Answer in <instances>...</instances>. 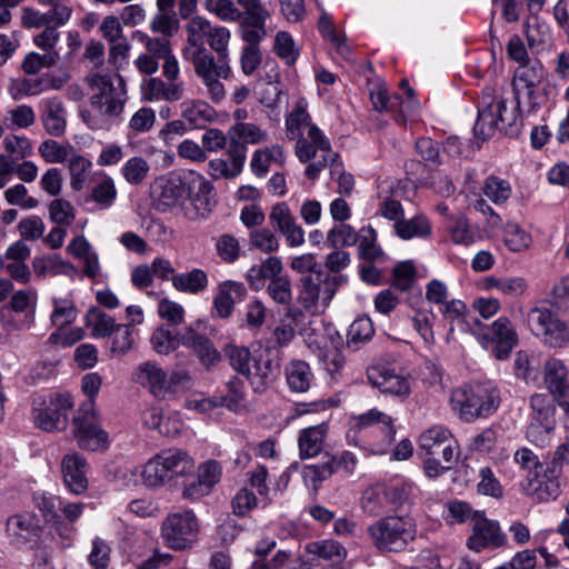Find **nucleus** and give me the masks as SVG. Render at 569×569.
I'll list each match as a JSON object with an SVG mask.
<instances>
[{
    "instance_id": "obj_1",
    "label": "nucleus",
    "mask_w": 569,
    "mask_h": 569,
    "mask_svg": "<svg viewBox=\"0 0 569 569\" xmlns=\"http://www.w3.org/2000/svg\"><path fill=\"white\" fill-rule=\"evenodd\" d=\"M395 436L393 419L378 409H370L348 418L347 443L368 455H386L395 441Z\"/></svg>"
},
{
    "instance_id": "obj_2",
    "label": "nucleus",
    "mask_w": 569,
    "mask_h": 569,
    "mask_svg": "<svg viewBox=\"0 0 569 569\" xmlns=\"http://www.w3.org/2000/svg\"><path fill=\"white\" fill-rule=\"evenodd\" d=\"M519 107V99L508 102L507 99L497 94L495 89H485L478 107V118L473 127L475 134L483 141L496 131L508 136H517L521 128Z\"/></svg>"
},
{
    "instance_id": "obj_3",
    "label": "nucleus",
    "mask_w": 569,
    "mask_h": 569,
    "mask_svg": "<svg viewBox=\"0 0 569 569\" xmlns=\"http://www.w3.org/2000/svg\"><path fill=\"white\" fill-rule=\"evenodd\" d=\"M90 98L92 108L103 117L102 120L82 113V119L91 130L108 129L111 121L123 112L127 101V90L123 79L117 76L116 81L108 74L94 73L91 76Z\"/></svg>"
},
{
    "instance_id": "obj_4",
    "label": "nucleus",
    "mask_w": 569,
    "mask_h": 569,
    "mask_svg": "<svg viewBox=\"0 0 569 569\" xmlns=\"http://www.w3.org/2000/svg\"><path fill=\"white\" fill-rule=\"evenodd\" d=\"M307 109L308 102L300 99L286 118V136L289 140H297L296 156L303 163L316 158L318 151L329 150V140L311 121Z\"/></svg>"
},
{
    "instance_id": "obj_5",
    "label": "nucleus",
    "mask_w": 569,
    "mask_h": 569,
    "mask_svg": "<svg viewBox=\"0 0 569 569\" xmlns=\"http://www.w3.org/2000/svg\"><path fill=\"white\" fill-rule=\"evenodd\" d=\"M77 409L72 418V435L80 449L104 450L109 447V436L98 421L93 393H79Z\"/></svg>"
},
{
    "instance_id": "obj_6",
    "label": "nucleus",
    "mask_w": 569,
    "mask_h": 569,
    "mask_svg": "<svg viewBox=\"0 0 569 569\" xmlns=\"http://www.w3.org/2000/svg\"><path fill=\"white\" fill-rule=\"evenodd\" d=\"M367 532L378 550L397 552L416 539L417 523L410 516H387L371 523Z\"/></svg>"
},
{
    "instance_id": "obj_7",
    "label": "nucleus",
    "mask_w": 569,
    "mask_h": 569,
    "mask_svg": "<svg viewBox=\"0 0 569 569\" xmlns=\"http://www.w3.org/2000/svg\"><path fill=\"white\" fill-rule=\"evenodd\" d=\"M193 459L182 450H167L149 459L141 471V479L148 488H160L178 477L191 475Z\"/></svg>"
},
{
    "instance_id": "obj_8",
    "label": "nucleus",
    "mask_w": 569,
    "mask_h": 569,
    "mask_svg": "<svg viewBox=\"0 0 569 569\" xmlns=\"http://www.w3.org/2000/svg\"><path fill=\"white\" fill-rule=\"evenodd\" d=\"M79 393H37L32 400L36 426L44 431H62L68 426V412L77 406Z\"/></svg>"
},
{
    "instance_id": "obj_9",
    "label": "nucleus",
    "mask_w": 569,
    "mask_h": 569,
    "mask_svg": "<svg viewBox=\"0 0 569 569\" xmlns=\"http://www.w3.org/2000/svg\"><path fill=\"white\" fill-rule=\"evenodd\" d=\"M341 277L323 271L311 272L301 278L298 302L311 315H320L329 307Z\"/></svg>"
},
{
    "instance_id": "obj_10",
    "label": "nucleus",
    "mask_w": 569,
    "mask_h": 569,
    "mask_svg": "<svg viewBox=\"0 0 569 569\" xmlns=\"http://www.w3.org/2000/svg\"><path fill=\"white\" fill-rule=\"evenodd\" d=\"M184 60L193 66L194 73L201 80L209 99L214 102L224 99L226 89L222 80L229 79L231 74L229 59L214 58L211 52H207Z\"/></svg>"
},
{
    "instance_id": "obj_11",
    "label": "nucleus",
    "mask_w": 569,
    "mask_h": 569,
    "mask_svg": "<svg viewBox=\"0 0 569 569\" xmlns=\"http://www.w3.org/2000/svg\"><path fill=\"white\" fill-rule=\"evenodd\" d=\"M527 320L531 331L541 337L545 345L562 348L569 345V320L547 307H535L529 310Z\"/></svg>"
},
{
    "instance_id": "obj_12",
    "label": "nucleus",
    "mask_w": 569,
    "mask_h": 569,
    "mask_svg": "<svg viewBox=\"0 0 569 569\" xmlns=\"http://www.w3.org/2000/svg\"><path fill=\"white\" fill-rule=\"evenodd\" d=\"M473 335L482 347L493 345L492 353L498 360H505L518 345V335L507 317H499L490 326L475 320Z\"/></svg>"
},
{
    "instance_id": "obj_13",
    "label": "nucleus",
    "mask_w": 569,
    "mask_h": 569,
    "mask_svg": "<svg viewBox=\"0 0 569 569\" xmlns=\"http://www.w3.org/2000/svg\"><path fill=\"white\" fill-rule=\"evenodd\" d=\"M199 522L192 510L169 513L161 527L164 543L173 550L190 548L197 540Z\"/></svg>"
},
{
    "instance_id": "obj_14",
    "label": "nucleus",
    "mask_w": 569,
    "mask_h": 569,
    "mask_svg": "<svg viewBox=\"0 0 569 569\" xmlns=\"http://www.w3.org/2000/svg\"><path fill=\"white\" fill-rule=\"evenodd\" d=\"M418 449L425 456L441 455L442 461L457 465L460 457V446L450 430L437 425L428 428L418 438Z\"/></svg>"
},
{
    "instance_id": "obj_15",
    "label": "nucleus",
    "mask_w": 569,
    "mask_h": 569,
    "mask_svg": "<svg viewBox=\"0 0 569 569\" xmlns=\"http://www.w3.org/2000/svg\"><path fill=\"white\" fill-rule=\"evenodd\" d=\"M212 190V184L202 174L188 170L183 216L189 220L206 218L214 204Z\"/></svg>"
},
{
    "instance_id": "obj_16",
    "label": "nucleus",
    "mask_w": 569,
    "mask_h": 569,
    "mask_svg": "<svg viewBox=\"0 0 569 569\" xmlns=\"http://www.w3.org/2000/svg\"><path fill=\"white\" fill-rule=\"evenodd\" d=\"M569 463V442L561 443L553 452L551 462L547 466L543 478L546 481L532 479L529 481L528 493L537 495L539 500L556 499L559 495L558 477L565 465Z\"/></svg>"
},
{
    "instance_id": "obj_17",
    "label": "nucleus",
    "mask_w": 569,
    "mask_h": 569,
    "mask_svg": "<svg viewBox=\"0 0 569 569\" xmlns=\"http://www.w3.org/2000/svg\"><path fill=\"white\" fill-rule=\"evenodd\" d=\"M453 410L466 422L491 416L499 407L500 399L493 393H453Z\"/></svg>"
},
{
    "instance_id": "obj_18",
    "label": "nucleus",
    "mask_w": 569,
    "mask_h": 569,
    "mask_svg": "<svg viewBox=\"0 0 569 569\" xmlns=\"http://www.w3.org/2000/svg\"><path fill=\"white\" fill-rule=\"evenodd\" d=\"M508 542L506 533L497 520L488 519L483 511H477L472 533L467 539V547L476 552L485 549H497Z\"/></svg>"
},
{
    "instance_id": "obj_19",
    "label": "nucleus",
    "mask_w": 569,
    "mask_h": 569,
    "mask_svg": "<svg viewBox=\"0 0 569 569\" xmlns=\"http://www.w3.org/2000/svg\"><path fill=\"white\" fill-rule=\"evenodd\" d=\"M346 557V548L333 539L311 541L298 557L297 565H290L289 569H313L318 566V559L339 565Z\"/></svg>"
},
{
    "instance_id": "obj_20",
    "label": "nucleus",
    "mask_w": 569,
    "mask_h": 569,
    "mask_svg": "<svg viewBox=\"0 0 569 569\" xmlns=\"http://www.w3.org/2000/svg\"><path fill=\"white\" fill-rule=\"evenodd\" d=\"M60 467L63 483L71 493L82 495L87 491L89 463L82 455L76 451L64 455Z\"/></svg>"
},
{
    "instance_id": "obj_21",
    "label": "nucleus",
    "mask_w": 569,
    "mask_h": 569,
    "mask_svg": "<svg viewBox=\"0 0 569 569\" xmlns=\"http://www.w3.org/2000/svg\"><path fill=\"white\" fill-rule=\"evenodd\" d=\"M72 14L70 7H49L47 11H39L31 7L21 10V24L27 29H41L43 26L61 28L68 23Z\"/></svg>"
},
{
    "instance_id": "obj_22",
    "label": "nucleus",
    "mask_w": 569,
    "mask_h": 569,
    "mask_svg": "<svg viewBox=\"0 0 569 569\" xmlns=\"http://www.w3.org/2000/svg\"><path fill=\"white\" fill-rule=\"evenodd\" d=\"M543 78L542 64L535 60L519 66L513 74L512 87L516 99L520 100L521 94H526L532 106H536L535 92L537 86Z\"/></svg>"
},
{
    "instance_id": "obj_23",
    "label": "nucleus",
    "mask_w": 569,
    "mask_h": 569,
    "mask_svg": "<svg viewBox=\"0 0 569 569\" xmlns=\"http://www.w3.org/2000/svg\"><path fill=\"white\" fill-rule=\"evenodd\" d=\"M242 400V393H227L226 396L191 393L190 397L184 399V406L188 410L199 413H209L220 407L238 411Z\"/></svg>"
},
{
    "instance_id": "obj_24",
    "label": "nucleus",
    "mask_w": 569,
    "mask_h": 569,
    "mask_svg": "<svg viewBox=\"0 0 569 569\" xmlns=\"http://www.w3.org/2000/svg\"><path fill=\"white\" fill-rule=\"evenodd\" d=\"M212 24L208 19L201 16L192 17L186 24V46L182 49V58L187 59L198 54L210 52L206 42L211 31Z\"/></svg>"
},
{
    "instance_id": "obj_25",
    "label": "nucleus",
    "mask_w": 569,
    "mask_h": 569,
    "mask_svg": "<svg viewBox=\"0 0 569 569\" xmlns=\"http://www.w3.org/2000/svg\"><path fill=\"white\" fill-rule=\"evenodd\" d=\"M40 106L44 131L52 137H62L67 129V110L62 100L58 97L46 98Z\"/></svg>"
},
{
    "instance_id": "obj_26",
    "label": "nucleus",
    "mask_w": 569,
    "mask_h": 569,
    "mask_svg": "<svg viewBox=\"0 0 569 569\" xmlns=\"http://www.w3.org/2000/svg\"><path fill=\"white\" fill-rule=\"evenodd\" d=\"M247 289L242 282L226 280L218 284L213 298V309L221 319L229 318L234 310V305L244 300Z\"/></svg>"
},
{
    "instance_id": "obj_27",
    "label": "nucleus",
    "mask_w": 569,
    "mask_h": 569,
    "mask_svg": "<svg viewBox=\"0 0 569 569\" xmlns=\"http://www.w3.org/2000/svg\"><path fill=\"white\" fill-rule=\"evenodd\" d=\"M246 147L238 142H230L228 148L229 160L213 159L209 161V173L213 179H231L237 177L246 161Z\"/></svg>"
},
{
    "instance_id": "obj_28",
    "label": "nucleus",
    "mask_w": 569,
    "mask_h": 569,
    "mask_svg": "<svg viewBox=\"0 0 569 569\" xmlns=\"http://www.w3.org/2000/svg\"><path fill=\"white\" fill-rule=\"evenodd\" d=\"M181 345L191 349L199 361L207 368L214 366L221 359L220 352L214 348L212 341L192 328H187L181 333Z\"/></svg>"
},
{
    "instance_id": "obj_29",
    "label": "nucleus",
    "mask_w": 569,
    "mask_h": 569,
    "mask_svg": "<svg viewBox=\"0 0 569 569\" xmlns=\"http://www.w3.org/2000/svg\"><path fill=\"white\" fill-rule=\"evenodd\" d=\"M367 378L370 386L380 391H409L412 388L409 378L382 365L370 367L367 370Z\"/></svg>"
},
{
    "instance_id": "obj_30",
    "label": "nucleus",
    "mask_w": 569,
    "mask_h": 569,
    "mask_svg": "<svg viewBox=\"0 0 569 569\" xmlns=\"http://www.w3.org/2000/svg\"><path fill=\"white\" fill-rule=\"evenodd\" d=\"M40 519L29 512L13 515L7 520V531L18 545L37 539L41 532Z\"/></svg>"
},
{
    "instance_id": "obj_31",
    "label": "nucleus",
    "mask_w": 569,
    "mask_h": 569,
    "mask_svg": "<svg viewBox=\"0 0 569 569\" xmlns=\"http://www.w3.org/2000/svg\"><path fill=\"white\" fill-rule=\"evenodd\" d=\"M184 93L183 81L150 78L143 84V94L150 101L174 102L182 99Z\"/></svg>"
},
{
    "instance_id": "obj_32",
    "label": "nucleus",
    "mask_w": 569,
    "mask_h": 569,
    "mask_svg": "<svg viewBox=\"0 0 569 569\" xmlns=\"http://www.w3.org/2000/svg\"><path fill=\"white\" fill-rule=\"evenodd\" d=\"M188 171L171 176L162 186L158 201L159 206L171 209H179L183 213L186 206V190Z\"/></svg>"
},
{
    "instance_id": "obj_33",
    "label": "nucleus",
    "mask_w": 569,
    "mask_h": 569,
    "mask_svg": "<svg viewBox=\"0 0 569 569\" xmlns=\"http://www.w3.org/2000/svg\"><path fill=\"white\" fill-rule=\"evenodd\" d=\"M327 432L328 423L325 422L300 430L298 437L299 457L301 459L317 457L323 449Z\"/></svg>"
},
{
    "instance_id": "obj_34",
    "label": "nucleus",
    "mask_w": 569,
    "mask_h": 569,
    "mask_svg": "<svg viewBox=\"0 0 569 569\" xmlns=\"http://www.w3.org/2000/svg\"><path fill=\"white\" fill-rule=\"evenodd\" d=\"M131 380L143 389L161 390L166 388L167 373L156 362L146 361L134 368Z\"/></svg>"
},
{
    "instance_id": "obj_35",
    "label": "nucleus",
    "mask_w": 569,
    "mask_h": 569,
    "mask_svg": "<svg viewBox=\"0 0 569 569\" xmlns=\"http://www.w3.org/2000/svg\"><path fill=\"white\" fill-rule=\"evenodd\" d=\"M181 118L189 124V128H203L214 119L216 112L202 100H184L180 104Z\"/></svg>"
},
{
    "instance_id": "obj_36",
    "label": "nucleus",
    "mask_w": 569,
    "mask_h": 569,
    "mask_svg": "<svg viewBox=\"0 0 569 569\" xmlns=\"http://www.w3.org/2000/svg\"><path fill=\"white\" fill-rule=\"evenodd\" d=\"M38 292L33 288L12 292L9 307L13 312L26 313L23 327L29 329L34 323Z\"/></svg>"
},
{
    "instance_id": "obj_37",
    "label": "nucleus",
    "mask_w": 569,
    "mask_h": 569,
    "mask_svg": "<svg viewBox=\"0 0 569 569\" xmlns=\"http://www.w3.org/2000/svg\"><path fill=\"white\" fill-rule=\"evenodd\" d=\"M543 382L549 391H569V370L558 358H549L543 366Z\"/></svg>"
},
{
    "instance_id": "obj_38",
    "label": "nucleus",
    "mask_w": 569,
    "mask_h": 569,
    "mask_svg": "<svg viewBox=\"0 0 569 569\" xmlns=\"http://www.w3.org/2000/svg\"><path fill=\"white\" fill-rule=\"evenodd\" d=\"M51 302L52 312L50 315V321L58 329H63L77 319L78 310L70 292L53 296Z\"/></svg>"
},
{
    "instance_id": "obj_39",
    "label": "nucleus",
    "mask_w": 569,
    "mask_h": 569,
    "mask_svg": "<svg viewBox=\"0 0 569 569\" xmlns=\"http://www.w3.org/2000/svg\"><path fill=\"white\" fill-rule=\"evenodd\" d=\"M555 427V418L533 417L526 429V439L538 448H546L551 443Z\"/></svg>"
},
{
    "instance_id": "obj_40",
    "label": "nucleus",
    "mask_w": 569,
    "mask_h": 569,
    "mask_svg": "<svg viewBox=\"0 0 569 569\" xmlns=\"http://www.w3.org/2000/svg\"><path fill=\"white\" fill-rule=\"evenodd\" d=\"M92 166L91 160L80 154L77 150L71 154L67 160V169L72 190L81 191L86 187Z\"/></svg>"
},
{
    "instance_id": "obj_41",
    "label": "nucleus",
    "mask_w": 569,
    "mask_h": 569,
    "mask_svg": "<svg viewBox=\"0 0 569 569\" xmlns=\"http://www.w3.org/2000/svg\"><path fill=\"white\" fill-rule=\"evenodd\" d=\"M208 274L202 269H192L189 272L178 273L172 277V286L180 292L198 295L207 289Z\"/></svg>"
},
{
    "instance_id": "obj_42",
    "label": "nucleus",
    "mask_w": 569,
    "mask_h": 569,
    "mask_svg": "<svg viewBox=\"0 0 569 569\" xmlns=\"http://www.w3.org/2000/svg\"><path fill=\"white\" fill-rule=\"evenodd\" d=\"M84 322L91 329V336L94 338L110 337L119 323L97 307H91L86 316Z\"/></svg>"
},
{
    "instance_id": "obj_43",
    "label": "nucleus",
    "mask_w": 569,
    "mask_h": 569,
    "mask_svg": "<svg viewBox=\"0 0 569 569\" xmlns=\"http://www.w3.org/2000/svg\"><path fill=\"white\" fill-rule=\"evenodd\" d=\"M286 378L292 391L302 392L308 391L311 387L313 375L307 362L297 360L286 367Z\"/></svg>"
},
{
    "instance_id": "obj_44",
    "label": "nucleus",
    "mask_w": 569,
    "mask_h": 569,
    "mask_svg": "<svg viewBox=\"0 0 569 569\" xmlns=\"http://www.w3.org/2000/svg\"><path fill=\"white\" fill-rule=\"evenodd\" d=\"M36 112L29 104H18L7 110L2 123L6 129L14 131L29 129L36 123Z\"/></svg>"
},
{
    "instance_id": "obj_45",
    "label": "nucleus",
    "mask_w": 569,
    "mask_h": 569,
    "mask_svg": "<svg viewBox=\"0 0 569 569\" xmlns=\"http://www.w3.org/2000/svg\"><path fill=\"white\" fill-rule=\"evenodd\" d=\"M98 177L97 184L91 189V199L98 204L99 209H109L118 196L116 183L106 172H99Z\"/></svg>"
},
{
    "instance_id": "obj_46",
    "label": "nucleus",
    "mask_w": 569,
    "mask_h": 569,
    "mask_svg": "<svg viewBox=\"0 0 569 569\" xmlns=\"http://www.w3.org/2000/svg\"><path fill=\"white\" fill-rule=\"evenodd\" d=\"M396 234L405 240L415 237L425 238L431 233V227L428 219L423 216H416L411 219H401L393 224Z\"/></svg>"
},
{
    "instance_id": "obj_47",
    "label": "nucleus",
    "mask_w": 569,
    "mask_h": 569,
    "mask_svg": "<svg viewBox=\"0 0 569 569\" xmlns=\"http://www.w3.org/2000/svg\"><path fill=\"white\" fill-rule=\"evenodd\" d=\"M340 337L332 327L320 326L312 328L309 332H306L305 341L315 350L327 352L331 348H337Z\"/></svg>"
},
{
    "instance_id": "obj_48",
    "label": "nucleus",
    "mask_w": 569,
    "mask_h": 569,
    "mask_svg": "<svg viewBox=\"0 0 569 569\" xmlns=\"http://www.w3.org/2000/svg\"><path fill=\"white\" fill-rule=\"evenodd\" d=\"M231 142L239 144H258L268 140L267 131L262 130L259 126L249 122H237L230 129Z\"/></svg>"
},
{
    "instance_id": "obj_49",
    "label": "nucleus",
    "mask_w": 569,
    "mask_h": 569,
    "mask_svg": "<svg viewBox=\"0 0 569 569\" xmlns=\"http://www.w3.org/2000/svg\"><path fill=\"white\" fill-rule=\"evenodd\" d=\"M39 154L47 163H63L76 151L69 142H59L53 139L42 141L38 148Z\"/></svg>"
},
{
    "instance_id": "obj_50",
    "label": "nucleus",
    "mask_w": 569,
    "mask_h": 569,
    "mask_svg": "<svg viewBox=\"0 0 569 569\" xmlns=\"http://www.w3.org/2000/svg\"><path fill=\"white\" fill-rule=\"evenodd\" d=\"M149 172V162L140 156L129 158L120 169L122 178L131 186L142 184L148 178Z\"/></svg>"
},
{
    "instance_id": "obj_51",
    "label": "nucleus",
    "mask_w": 569,
    "mask_h": 569,
    "mask_svg": "<svg viewBox=\"0 0 569 569\" xmlns=\"http://www.w3.org/2000/svg\"><path fill=\"white\" fill-rule=\"evenodd\" d=\"M8 92L14 101H19L23 97L39 96L44 92V81L41 77L11 79Z\"/></svg>"
},
{
    "instance_id": "obj_52",
    "label": "nucleus",
    "mask_w": 569,
    "mask_h": 569,
    "mask_svg": "<svg viewBox=\"0 0 569 569\" xmlns=\"http://www.w3.org/2000/svg\"><path fill=\"white\" fill-rule=\"evenodd\" d=\"M568 393H532L530 405L533 417L555 418L556 408Z\"/></svg>"
},
{
    "instance_id": "obj_53",
    "label": "nucleus",
    "mask_w": 569,
    "mask_h": 569,
    "mask_svg": "<svg viewBox=\"0 0 569 569\" xmlns=\"http://www.w3.org/2000/svg\"><path fill=\"white\" fill-rule=\"evenodd\" d=\"M531 236L518 223L509 221L503 227V242L512 252H521L531 244Z\"/></svg>"
},
{
    "instance_id": "obj_54",
    "label": "nucleus",
    "mask_w": 569,
    "mask_h": 569,
    "mask_svg": "<svg viewBox=\"0 0 569 569\" xmlns=\"http://www.w3.org/2000/svg\"><path fill=\"white\" fill-rule=\"evenodd\" d=\"M153 350L159 355H168L181 345V333H173L168 327L161 326L151 336Z\"/></svg>"
},
{
    "instance_id": "obj_55",
    "label": "nucleus",
    "mask_w": 569,
    "mask_h": 569,
    "mask_svg": "<svg viewBox=\"0 0 569 569\" xmlns=\"http://www.w3.org/2000/svg\"><path fill=\"white\" fill-rule=\"evenodd\" d=\"M358 241L359 254L362 259L372 262L382 257L383 252L377 244V232L371 226L360 229Z\"/></svg>"
},
{
    "instance_id": "obj_56",
    "label": "nucleus",
    "mask_w": 569,
    "mask_h": 569,
    "mask_svg": "<svg viewBox=\"0 0 569 569\" xmlns=\"http://www.w3.org/2000/svg\"><path fill=\"white\" fill-rule=\"evenodd\" d=\"M224 352L229 359L230 366L241 375L243 379L250 380V350L247 347L229 345Z\"/></svg>"
},
{
    "instance_id": "obj_57",
    "label": "nucleus",
    "mask_w": 569,
    "mask_h": 569,
    "mask_svg": "<svg viewBox=\"0 0 569 569\" xmlns=\"http://www.w3.org/2000/svg\"><path fill=\"white\" fill-rule=\"evenodd\" d=\"M333 465L326 462L307 465L302 468L301 476L307 487L318 490L319 486L333 475Z\"/></svg>"
},
{
    "instance_id": "obj_58",
    "label": "nucleus",
    "mask_w": 569,
    "mask_h": 569,
    "mask_svg": "<svg viewBox=\"0 0 569 569\" xmlns=\"http://www.w3.org/2000/svg\"><path fill=\"white\" fill-rule=\"evenodd\" d=\"M483 193L496 204L505 203L511 196L510 183L496 176H489L483 183Z\"/></svg>"
},
{
    "instance_id": "obj_59",
    "label": "nucleus",
    "mask_w": 569,
    "mask_h": 569,
    "mask_svg": "<svg viewBox=\"0 0 569 569\" xmlns=\"http://www.w3.org/2000/svg\"><path fill=\"white\" fill-rule=\"evenodd\" d=\"M49 218L58 226L69 227L76 219V210L70 201L57 198L48 206Z\"/></svg>"
},
{
    "instance_id": "obj_60",
    "label": "nucleus",
    "mask_w": 569,
    "mask_h": 569,
    "mask_svg": "<svg viewBox=\"0 0 569 569\" xmlns=\"http://www.w3.org/2000/svg\"><path fill=\"white\" fill-rule=\"evenodd\" d=\"M478 478L477 490L479 493L492 498H500L502 496V486L490 467H481L478 471Z\"/></svg>"
},
{
    "instance_id": "obj_61",
    "label": "nucleus",
    "mask_w": 569,
    "mask_h": 569,
    "mask_svg": "<svg viewBox=\"0 0 569 569\" xmlns=\"http://www.w3.org/2000/svg\"><path fill=\"white\" fill-rule=\"evenodd\" d=\"M327 241L335 249L350 247L357 243L358 233L353 227L339 223L330 229L327 234Z\"/></svg>"
},
{
    "instance_id": "obj_62",
    "label": "nucleus",
    "mask_w": 569,
    "mask_h": 569,
    "mask_svg": "<svg viewBox=\"0 0 569 569\" xmlns=\"http://www.w3.org/2000/svg\"><path fill=\"white\" fill-rule=\"evenodd\" d=\"M58 53L40 54L38 52L28 53L21 63V69L26 74L33 76L40 72L43 68H50L58 61Z\"/></svg>"
},
{
    "instance_id": "obj_63",
    "label": "nucleus",
    "mask_w": 569,
    "mask_h": 569,
    "mask_svg": "<svg viewBox=\"0 0 569 569\" xmlns=\"http://www.w3.org/2000/svg\"><path fill=\"white\" fill-rule=\"evenodd\" d=\"M203 7L208 12L227 22L238 21L242 16L231 0H204Z\"/></svg>"
},
{
    "instance_id": "obj_64",
    "label": "nucleus",
    "mask_w": 569,
    "mask_h": 569,
    "mask_svg": "<svg viewBox=\"0 0 569 569\" xmlns=\"http://www.w3.org/2000/svg\"><path fill=\"white\" fill-rule=\"evenodd\" d=\"M370 97L373 107L378 111H397L401 110L402 100L398 94H388V90L383 84H376L371 90Z\"/></svg>"
}]
</instances>
